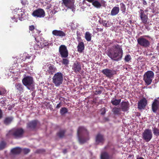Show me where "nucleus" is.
Segmentation results:
<instances>
[{
	"mask_svg": "<svg viewBox=\"0 0 159 159\" xmlns=\"http://www.w3.org/2000/svg\"><path fill=\"white\" fill-rule=\"evenodd\" d=\"M30 150L28 148H23L22 149V152L25 154H27L30 152Z\"/></svg>",
	"mask_w": 159,
	"mask_h": 159,
	"instance_id": "nucleus-43",
	"label": "nucleus"
},
{
	"mask_svg": "<svg viewBox=\"0 0 159 159\" xmlns=\"http://www.w3.org/2000/svg\"><path fill=\"white\" fill-rule=\"evenodd\" d=\"M59 52L61 57L66 58L68 55V52L66 47L64 45H61L59 48Z\"/></svg>",
	"mask_w": 159,
	"mask_h": 159,
	"instance_id": "nucleus-12",
	"label": "nucleus"
},
{
	"mask_svg": "<svg viewBox=\"0 0 159 159\" xmlns=\"http://www.w3.org/2000/svg\"><path fill=\"white\" fill-rule=\"evenodd\" d=\"M112 111L114 115H120L121 113V109L120 108L115 107L112 109Z\"/></svg>",
	"mask_w": 159,
	"mask_h": 159,
	"instance_id": "nucleus-26",
	"label": "nucleus"
},
{
	"mask_svg": "<svg viewBox=\"0 0 159 159\" xmlns=\"http://www.w3.org/2000/svg\"><path fill=\"white\" fill-rule=\"evenodd\" d=\"M2 92L1 91H0V95H2Z\"/></svg>",
	"mask_w": 159,
	"mask_h": 159,
	"instance_id": "nucleus-56",
	"label": "nucleus"
},
{
	"mask_svg": "<svg viewBox=\"0 0 159 159\" xmlns=\"http://www.w3.org/2000/svg\"><path fill=\"white\" fill-rule=\"evenodd\" d=\"M98 31H102L103 30V29L102 28H98Z\"/></svg>",
	"mask_w": 159,
	"mask_h": 159,
	"instance_id": "nucleus-53",
	"label": "nucleus"
},
{
	"mask_svg": "<svg viewBox=\"0 0 159 159\" xmlns=\"http://www.w3.org/2000/svg\"><path fill=\"white\" fill-rule=\"evenodd\" d=\"M154 77V73L152 71H148L144 74L143 80L146 84L148 85L151 84Z\"/></svg>",
	"mask_w": 159,
	"mask_h": 159,
	"instance_id": "nucleus-5",
	"label": "nucleus"
},
{
	"mask_svg": "<svg viewBox=\"0 0 159 159\" xmlns=\"http://www.w3.org/2000/svg\"><path fill=\"white\" fill-rule=\"evenodd\" d=\"M143 3L144 5H146L147 4V2L145 1V0H143Z\"/></svg>",
	"mask_w": 159,
	"mask_h": 159,
	"instance_id": "nucleus-52",
	"label": "nucleus"
},
{
	"mask_svg": "<svg viewBox=\"0 0 159 159\" xmlns=\"http://www.w3.org/2000/svg\"><path fill=\"white\" fill-rule=\"evenodd\" d=\"M64 130H61L58 133V136L60 137L61 138L63 136L64 134Z\"/></svg>",
	"mask_w": 159,
	"mask_h": 159,
	"instance_id": "nucleus-40",
	"label": "nucleus"
},
{
	"mask_svg": "<svg viewBox=\"0 0 159 159\" xmlns=\"http://www.w3.org/2000/svg\"><path fill=\"white\" fill-rule=\"evenodd\" d=\"M120 8L118 7H115L112 8L110 13V15L114 16L117 15L119 12Z\"/></svg>",
	"mask_w": 159,
	"mask_h": 159,
	"instance_id": "nucleus-22",
	"label": "nucleus"
},
{
	"mask_svg": "<svg viewBox=\"0 0 159 159\" xmlns=\"http://www.w3.org/2000/svg\"><path fill=\"white\" fill-rule=\"evenodd\" d=\"M11 151L14 154H18L22 152V149L20 148L17 147L12 149Z\"/></svg>",
	"mask_w": 159,
	"mask_h": 159,
	"instance_id": "nucleus-25",
	"label": "nucleus"
},
{
	"mask_svg": "<svg viewBox=\"0 0 159 159\" xmlns=\"http://www.w3.org/2000/svg\"><path fill=\"white\" fill-rule=\"evenodd\" d=\"M153 133L155 135L158 136L159 135V129L157 128H153Z\"/></svg>",
	"mask_w": 159,
	"mask_h": 159,
	"instance_id": "nucleus-34",
	"label": "nucleus"
},
{
	"mask_svg": "<svg viewBox=\"0 0 159 159\" xmlns=\"http://www.w3.org/2000/svg\"><path fill=\"white\" fill-rule=\"evenodd\" d=\"M37 124V121L34 120L30 122L27 125L28 127L31 129H33L35 128Z\"/></svg>",
	"mask_w": 159,
	"mask_h": 159,
	"instance_id": "nucleus-23",
	"label": "nucleus"
},
{
	"mask_svg": "<svg viewBox=\"0 0 159 159\" xmlns=\"http://www.w3.org/2000/svg\"><path fill=\"white\" fill-rule=\"evenodd\" d=\"M66 152V149L64 150V151H63L64 153H65Z\"/></svg>",
	"mask_w": 159,
	"mask_h": 159,
	"instance_id": "nucleus-55",
	"label": "nucleus"
},
{
	"mask_svg": "<svg viewBox=\"0 0 159 159\" xmlns=\"http://www.w3.org/2000/svg\"><path fill=\"white\" fill-rule=\"evenodd\" d=\"M102 110H103V111L105 110V109H104V108H102Z\"/></svg>",
	"mask_w": 159,
	"mask_h": 159,
	"instance_id": "nucleus-58",
	"label": "nucleus"
},
{
	"mask_svg": "<svg viewBox=\"0 0 159 159\" xmlns=\"http://www.w3.org/2000/svg\"><path fill=\"white\" fill-rule=\"evenodd\" d=\"M102 25L105 27H108L109 25L108 22L106 20H102Z\"/></svg>",
	"mask_w": 159,
	"mask_h": 159,
	"instance_id": "nucleus-39",
	"label": "nucleus"
},
{
	"mask_svg": "<svg viewBox=\"0 0 159 159\" xmlns=\"http://www.w3.org/2000/svg\"><path fill=\"white\" fill-rule=\"evenodd\" d=\"M36 29H35V28L34 25H31L29 26V30L31 32V34L34 31V30Z\"/></svg>",
	"mask_w": 159,
	"mask_h": 159,
	"instance_id": "nucleus-42",
	"label": "nucleus"
},
{
	"mask_svg": "<svg viewBox=\"0 0 159 159\" xmlns=\"http://www.w3.org/2000/svg\"><path fill=\"white\" fill-rule=\"evenodd\" d=\"M23 84L29 90L33 91L34 85L33 78L30 76H25L22 80Z\"/></svg>",
	"mask_w": 159,
	"mask_h": 159,
	"instance_id": "nucleus-2",
	"label": "nucleus"
},
{
	"mask_svg": "<svg viewBox=\"0 0 159 159\" xmlns=\"http://www.w3.org/2000/svg\"><path fill=\"white\" fill-rule=\"evenodd\" d=\"M52 34L56 36H59L61 37H65L66 36L65 32L61 30H54L52 32Z\"/></svg>",
	"mask_w": 159,
	"mask_h": 159,
	"instance_id": "nucleus-15",
	"label": "nucleus"
},
{
	"mask_svg": "<svg viewBox=\"0 0 159 159\" xmlns=\"http://www.w3.org/2000/svg\"><path fill=\"white\" fill-rule=\"evenodd\" d=\"M13 120L12 117H8L6 118L4 120V123L6 125H8L11 123Z\"/></svg>",
	"mask_w": 159,
	"mask_h": 159,
	"instance_id": "nucleus-33",
	"label": "nucleus"
},
{
	"mask_svg": "<svg viewBox=\"0 0 159 159\" xmlns=\"http://www.w3.org/2000/svg\"><path fill=\"white\" fill-rule=\"evenodd\" d=\"M102 73L106 77L109 78L112 77L113 75L116 74L115 70L108 68H106L103 70L102 71Z\"/></svg>",
	"mask_w": 159,
	"mask_h": 159,
	"instance_id": "nucleus-14",
	"label": "nucleus"
},
{
	"mask_svg": "<svg viewBox=\"0 0 159 159\" xmlns=\"http://www.w3.org/2000/svg\"><path fill=\"white\" fill-rule=\"evenodd\" d=\"M101 159H109L108 153L105 152H102L101 155Z\"/></svg>",
	"mask_w": 159,
	"mask_h": 159,
	"instance_id": "nucleus-32",
	"label": "nucleus"
},
{
	"mask_svg": "<svg viewBox=\"0 0 159 159\" xmlns=\"http://www.w3.org/2000/svg\"><path fill=\"white\" fill-rule=\"evenodd\" d=\"M35 56L34 55L33 56V57H32V60L33 61L35 58Z\"/></svg>",
	"mask_w": 159,
	"mask_h": 159,
	"instance_id": "nucleus-54",
	"label": "nucleus"
},
{
	"mask_svg": "<svg viewBox=\"0 0 159 159\" xmlns=\"http://www.w3.org/2000/svg\"><path fill=\"white\" fill-rule=\"evenodd\" d=\"M142 137L143 139L146 142H149L152 137V134L151 130L146 129L142 133Z\"/></svg>",
	"mask_w": 159,
	"mask_h": 159,
	"instance_id": "nucleus-8",
	"label": "nucleus"
},
{
	"mask_svg": "<svg viewBox=\"0 0 159 159\" xmlns=\"http://www.w3.org/2000/svg\"><path fill=\"white\" fill-rule=\"evenodd\" d=\"M104 139L103 136L100 134H98L96 138V143L97 144L100 143H102L104 141Z\"/></svg>",
	"mask_w": 159,
	"mask_h": 159,
	"instance_id": "nucleus-21",
	"label": "nucleus"
},
{
	"mask_svg": "<svg viewBox=\"0 0 159 159\" xmlns=\"http://www.w3.org/2000/svg\"><path fill=\"white\" fill-rule=\"evenodd\" d=\"M78 51L81 52L84 49V43L83 42H80L79 43L77 47Z\"/></svg>",
	"mask_w": 159,
	"mask_h": 159,
	"instance_id": "nucleus-24",
	"label": "nucleus"
},
{
	"mask_svg": "<svg viewBox=\"0 0 159 159\" xmlns=\"http://www.w3.org/2000/svg\"><path fill=\"white\" fill-rule=\"evenodd\" d=\"M34 48L35 50H38L40 48L39 46V45L35 44L34 46Z\"/></svg>",
	"mask_w": 159,
	"mask_h": 159,
	"instance_id": "nucleus-45",
	"label": "nucleus"
},
{
	"mask_svg": "<svg viewBox=\"0 0 159 159\" xmlns=\"http://www.w3.org/2000/svg\"><path fill=\"white\" fill-rule=\"evenodd\" d=\"M64 5L67 7L72 9L74 11L73 0H62Z\"/></svg>",
	"mask_w": 159,
	"mask_h": 159,
	"instance_id": "nucleus-16",
	"label": "nucleus"
},
{
	"mask_svg": "<svg viewBox=\"0 0 159 159\" xmlns=\"http://www.w3.org/2000/svg\"><path fill=\"white\" fill-rule=\"evenodd\" d=\"M61 63L66 66L69 64V61L67 58H63L61 61Z\"/></svg>",
	"mask_w": 159,
	"mask_h": 159,
	"instance_id": "nucleus-35",
	"label": "nucleus"
},
{
	"mask_svg": "<svg viewBox=\"0 0 159 159\" xmlns=\"http://www.w3.org/2000/svg\"><path fill=\"white\" fill-rule=\"evenodd\" d=\"M40 32V31L38 30L37 29L34 30V31L31 34H32V36L34 37L36 41V37H37L39 36Z\"/></svg>",
	"mask_w": 159,
	"mask_h": 159,
	"instance_id": "nucleus-29",
	"label": "nucleus"
},
{
	"mask_svg": "<svg viewBox=\"0 0 159 159\" xmlns=\"http://www.w3.org/2000/svg\"><path fill=\"white\" fill-rule=\"evenodd\" d=\"M2 117V112L1 110L0 109V119Z\"/></svg>",
	"mask_w": 159,
	"mask_h": 159,
	"instance_id": "nucleus-50",
	"label": "nucleus"
},
{
	"mask_svg": "<svg viewBox=\"0 0 159 159\" xmlns=\"http://www.w3.org/2000/svg\"><path fill=\"white\" fill-rule=\"evenodd\" d=\"M32 15L34 17L42 18L45 16L44 10L41 9H38L34 11L32 13Z\"/></svg>",
	"mask_w": 159,
	"mask_h": 159,
	"instance_id": "nucleus-13",
	"label": "nucleus"
},
{
	"mask_svg": "<svg viewBox=\"0 0 159 159\" xmlns=\"http://www.w3.org/2000/svg\"><path fill=\"white\" fill-rule=\"evenodd\" d=\"M13 13L14 15L11 18V21L12 22H17L18 18H19L20 20H22V19L25 16L24 12H22L20 9L16 8L13 11Z\"/></svg>",
	"mask_w": 159,
	"mask_h": 159,
	"instance_id": "nucleus-3",
	"label": "nucleus"
},
{
	"mask_svg": "<svg viewBox=\"0 0 159 159\" xmlns=\"http://www.w3.org/2000/svg\"><path fill=\"white\" fill-rule=\"evenodd\" d=\"M102 93V91L100 90H99L98 91H95V93L98 94H100Z\"/></svg>",
	"mask_w": 159,
	"mask_h": 159,
	"instance_id": "nucleus-48",
	"label": "nucleus"
},
{
	"mask_svg": "<svg viewBox=\"0 0 159 159\" xmlns=\"http://www.w3.org/2000/svg\"><path fill=\"white\" fill-rule=\"evenodd\" d=\"M136 159H144V158L142 157H139L138 156L137 157Z\"/></svg>",
	"mask_w": 159,
	"mask_h": 159,
	"instance_id": "nucleus-51",
	"label": "nucleus"
},
{
	"mask_svg": "<svg viewBox=\"0 0 159 159\" xmlns=\"http://www.w3.org/2000/svg\"><path fill=\"white\" fill-rule=\"evenodd\" d=\"M131 59V56L129 55H126L125 57V60L126 62H129Z\"/></svg>",
	"mask_w": 159,
	"mask_h": 159,
	"instance_id": "nucleus-37",
	"label": "nucleus"
},
{
	"mask_svg": "<svg viewBox=\"0 0 159 159\" xmlns=\"http://www.w3.org/2000/svg\"><path fill=\"white\" fill-rule=\"evenodd\" d=\"M92 5L97 8H100L101 6V4L100 2L94 0L92 3Z\"/></svg>",
	"mask_w": 159,
	"mask_h": 159,
	"instance_id": "nucleus-31",
	"label": "nucleus"
},
{
	"mask_svg": "<svg viewBox=\"0 0 159 159\" xmlns=\"http://www.w3.org/2000/svg\"><path fill=\"white\" fill-rule=\"evenodd\" d=\"M123 52L121 46L116 44L109 50L107 53V56L112 60L118 61L121 60Z\"/></svg>",
	"mask_w": 159,
	"mask_h": 159,
	"instance_id": "nucleus-1",
	"label": "nucleus"
},
{
	"mask_svg": "<svg viewBox=\"0 0 159 159\" xmlns=\"http://www.w3.org/2000/svg\"><path fill=\"white\" fill-rule=\"evenodd\" d=\"M120 8L123 12H125V5L123 3H120Z\"/></svg>",
	"mask_w": 159,
	"mask_h": 159,
	"instance_id": "nucleus-38",
	"label": "nucleus"
},
{
	"mask_svg": "<svg viewBox=\"0 0 159 159\" xmlns=\"http://www.w3.org/2000/svg\"><path fill=\"white\" fill-rule=\"evenodd\" d=\"M63 75L60 72L55 74L52 77V82L55 86L58 87L62 84L63 80Z\"/></svg>",
	"mask_w": 159,
	"mask_h": 159,
	"instance_id": "nucleus-4",
	"label": "nucleus"
},
{
	"mask_svg": "<svg viewBox=\"0 0 159 159\" xmlns=\"http://www.w3.org/2000/svg\"><path fill=\"white\" fill-rule=\"evenodd\" d=\"M61 103H60L57 105V106H56V108H59L60 107H61Z\"/></svg>",
	"mask_w": 159,
	"mask_h": 159,
	"instance_id": "nucleus-49",
	"label": "nucleus"
},
{
	"mask_svg": "<svg viewBox=\"0 0 159 159\" xmlns=\"http://www.w3.org/2000/svg\"><path fill=\"white\" fill-rule=\"evenodd\" d=\"M24 133L23 129L21 128L15 129L10 131L9 134L13 135L15 137L19 138L21 137Z\"/></svg>",
	"mask_w": 159,
	"mask_h": 159,
	"instance_id": "nucleus-7",
	"label": "nucleus"
},
{
	"mask_svg": "<svg viewBox=\"0 0 159 159\" xmlns=\"http://www.w3.org/2000/svg\"><path fill=\"white\" fill-rule=\"evenodd\" d=\"M140 14V17L142 22L146 24L148 21V16L144 13V11L143 10L140 9L139 11Z\"/></svg>",
	"mask_w": 159,
	"mask_h": 159,
	"instance_id": "nucleus-18",
	"label": "nucleus"
},
{
	"mask_svg": "<svg viewBox=\"0 0 159 159\" xmlns=\"http://www.w3.org/2000/svg\"><path fill=\"white\" fill-rule=\"evenodd\" d=\"M21 3L23 5H25L28 3V2L27 0H22Z\"/></svg>",
	"mask_w": 159,
	"mask_h": 159,
	"instance_id": "nucleus-46",
	"label": "nucleus"
},
{
	"mask_svg": "<svg viewBox=\"0 0 159 159\" xmlns=\"http://www.w3.org/2000/svg\"><path fill=\"white\" fill-rule=\"evenodd\" d=\"M91 35L89 32H86L85 34V38L86 40L88 41H90L91 39Z\"/></svg>",
	"mask_w": 159,
	"mask_h": 159,
	"instance_id": "nucleus-30",
	"label": "nucleus"
},
{
	"mask_svg": "<svg viewBox=\"0 0 159 159\" xmlns=\"http://www.w3.org/2000/svg\"><path fill=\"white\" fill-rule=\"evenodd\" d=\"M51 44L50 43H49L46 40H44L43 43V44L44 46H48Z\"/></svg>",
	"mask_w": 159,
	"mask_h": 159,
	"instance_id": "nucleus-44",
	"label": "nucleus"
},
{
	"mask_svg": "<svg viewBox=\"0 0 159 159\" xmlns=\"http://www.w3.org/2000/svg\"><path fill=\"white\" fill-rule=\"evenodd\" d=\"M152 110L154 113L159 112V97L154 100L152 104Z\"/></svg>",
	"mask_w": 159,
	"mask_h": 159,
	"instance_id": "nucleus-10",
	"label": "nucleus"
},
{
	"mask_svg": "<svg viewBox=\"0 0 159 159\" xmlns=\"http://www.w3.org/2000/svg\"><path fill=\"white\" fill-rule=\"evenodd\" d=\"M15 88L20 92H22L23 91V86L20 84L17 83L16 84Z\"/></svg>",
	"mask_w": 159,
	"mask_h": 159,
	"instance_id": "nucleus-28",
	"label": "nucleus"
},
{
	"mask_svg": "<svg viewBox=\"0 0 159 159\" xmlns=\"http://www.w3.org/2000/svg\"><path fill=\"white\" fill-rule=\"evenodd\" d=\"M121 108L123 111H127L129 109V104L127 102H122L121 103Z\"/></svg>",
	"mask_w": 159,
	"mask_h": 159,
	"instance_id": "nucleus-20",
	"label": "nucleus"
},
{
	"mask_svg": "<svg viewBox=\"0 0 159 159\" xmlns=\"http://www.w3.org/2000/svg\"><path fill=\"white\" fill-rule=\"evenodd\" d=\"M31 57V56L30 55L28 54L25 56V59L23 61H25L26 59H29Z\"/></svg>",
	"mask_w": 159,
	"mask_h": 159,
	"instance_id": "nucleus-47",
	"label": "nucleus"
},
{
	"mask_svg": "<svg viewBox=\"0 0 159 159\" xmlns=\"http://www.w3.org/2000/svg\"><path fill=\"white\" fill-rule=\"evenodd\" d=\"M84 133H86L87 135H88V132L85 128L84 127H79L77 131V135L79 142L80 144H83L84 143L89 139V137H88L86 139H84L83 138L80 137L81 134Z\"/></svg>",
	"mask_w": 159,
	"mask_h": 159,
	"instance_id": "nucleus-6",
	"label": "nucleus"
},
{
	"mask_svg": "<svg viewBox=\"0 0 159 159\" xmlns=\"http://www.w3.org/2000/svg\"><path fill=\"white\" fill-rule=\"evenodd\" d=\"M5 143L3 142H2L0 143V149H2L5 147Z\"/></svg>",
	"mask_w": 159,
	"mask_h": 159,
	"instance_id": "nucleus-41",
	"label": "nucleus"
},
{
	"mask_svg": "<svg viewBox=\"0 0 159 159\" xmlns=\"http://www.w3.org/2000/svg\"><path fill=\"white\" fill-rule=\"evenodd\" d=\"M101 114H104V113H101Z\"/></svg>",
	"mask_w": 159,
	"mask_h": 159,
	"instance_id": "nucleus-59",
	"label": "nucleus"
},
{
	"mask_svg": "<svg viewBox=\"0 0 159 159\" xmlns=\"http://www.w3.org/2000/svg\"><path fill=\"white\" fill-rule=\"evenodd\" d=\"M137 42L140 46L145 48L149 47L150 45L149 41L145 39L144 36H142L138 38Z\"/></svg>",
	"mask_w": 159,
	"mask_h": 159,
	"instance_id": "nucleus-9",
	"label": "nucleus"
},
{
	"mask_svg": "<svg viewBox=\"0 0 159 159\" xmlns=\"http://www.w3.org/2000/svg\"><path fill=\"white\" fill-rule=\"evenodd\" d=\"M43 69L45 71L48 72L51 74H53L57 70L56 67L49 63H48L44 65L43 67Z\"/></svg>",
	"mask_w": 159,
	"mask_h": 159,
	"instance_id": "nucleus-11",
	"label": "nucleus"
},
{
	"mask_svg": "<svg viewBox=\"0 0 159 159\" xmlns=\"http://www.w3.org/2000/svg\"><path fill=\"white\" fill-rule=\"evenodd\" d=\"M147 104V101L145 98L140 100L138 103V108L140 109H143Z\"/></svg>",
	"mask_w": 159,
	"mask_h": 159,
	"instance_id": "nucleus-19",
	"label": "nucleus"
},
{
	"mask_svg": "<svg viewBox=\"0 0 159 159\" xmlns=\"http://www.w3.org/2000/svg\"><path fill=\"white\" fill-rule=\"evenodd\" d=\"M120 102V99H116L115 98H113L111 99V102L113 105L117 106L119 104Z\"/></svg>",
	"mask_w": 159,
	"mask_h": 159,
	"instance_id": "nucleus-27",
	"label": "nucleus"
},
{
	"mask_svg": "<svg viewBox=\"0 0 159 159\" xmlns=\"http://www.w3.org/2000/svg\"><path fill=\"white\" fill-rule=\"evenodd\" d=\"M67 111V109L65 107L62 108L60 110V113L62 115H63L66 113Z\"/></svg>",
	"mask_w": 159,
	"mask_h": 159,
	"instance_id": "nucleus-36",
	"label": "nucleus"
},
{
	"mask_svg": "<svg viewBox=\"0 0 159 159\" xmlns=\"http://www.w3.org/2000/svg\"><path fill=\"white\" fill-rule=\"evenodd\" d=\"M144 11L145 12H148V9H146Z\"/></svg>",
	"mask_w": 159,
	"mask_h": 159,
	"instance_id": "nucleus-57",
	"label": "nucleus"
},
{
	"mask_svg": "<svg viewBox=\"0 0 159 159\" xmlns=\"http://www.w3.org/2000/svg\"><path fill=\"white\" fill-rule=\"evenodd\" d=\"M72 69L76 73L80 72L81 69V67L80 63L75 61L72 66Z\"/></svg>",
	"mask_w": 159,
	"mask_h": 159,
	"instance_id": "nucleus-17",
	"label": "nucleus"
}]
</instances>
